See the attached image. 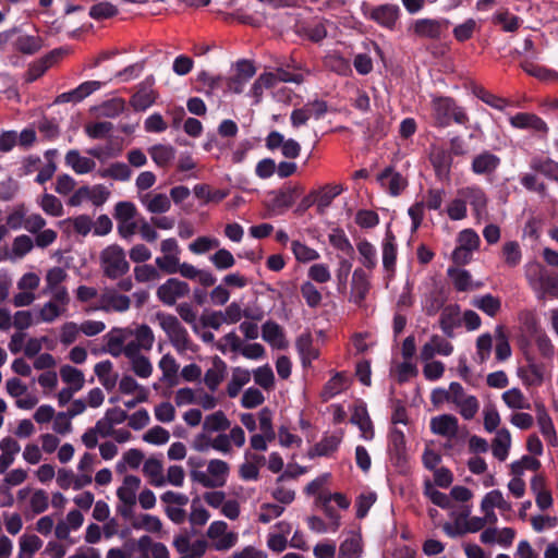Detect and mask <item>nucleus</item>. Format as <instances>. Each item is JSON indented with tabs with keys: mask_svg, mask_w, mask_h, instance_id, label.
Listing matches in <instances>:
<instances>
[{
	"mask_svg": "<svg viewBox=\"0 0 558 558\" xmlns=\"http://www.w3.org/2000/svg\"><path fill=\"white\" fill-rule=\"evenodd\" d=\"M141 486V478L135 475H126L122 485L117 489L119 500L125 506L136 504V493Z\"/></svg>",
	"mask_w": 558,
	"mask_h": 558,
	"instance_id": "20",
	"label": "nucleus"
},
{
	"mask_svg": "<svg viewBox=\"0 0 558 558\" xmlns=\"http://www.w3.org/2000/svg\"><path fill=\"white\" fill-rule=\"evenodd\" d=\"M526 279L538 300L546 296L558 298V276L550 275L542 265H533L526 271Z\"/></svg>",
	"mask_w": 558,
	"mask_h": 558,
	"instance_id": "3",
	"label": "nucleus"
},
{
	"mask_svg": "<svg viewBox=\"0 0 558 558\" xmlns=\"http://www.w3.org/2000/svg\"><path fill=\"white\" fill-rule=\"evenodd\" d=\"M207 472L209 473L214 487L219 488L226 485L230 472L229 464L220 459H213L208 462Z\"/></svg>",
	"mask_w": 558,
	"mask_h": 558,
	"instance_id": "28",
	"label": "nucleus"
},
{
	"mask_svg": "<svg viewBox=\"0 0 558 558\" xmlns=\"http://www.w3.org/2000/svg\"><path fill=\"white\" fill-rule=\"evenodd\" d=\"M460 314V307L457 304H449L441 310L439 327L446 337H454V329L461 325Z\"/></svg>",
	"mask_w": 558,
	"mask_h": 558,
	"instance_id": "17",
	"label": "nucleus"
},
{
	"mask_svg": "<svg viewBox=\"0 0 558 558\" xmlns=\"http://www.w3.org/2000/svg\"><path fill=\"white\" fill-rule=\"evenodd\" d=\"M371 289L367 274L362 268H356L352 274L351 292L349 301L361 306Z\"/></svg>",
	"mask_w": 558,
	"mask_h": 558,
	"instance_id": "12",
	"label": "nucleus"
},
{
	"mask_svg": "<svg viewBox=\"0 0 558 558\" xmlns=\"http://www.w3.org/2000/svg\"><path fill=\"white\" fill-rule=\"evenodd\" d=\"M363 15L379 26L393 31L401 15L399 5L385 3L380 5H371L367 2H363L361 5Z\"/></svg>",
	"mask_w": 558,
	"mask_h": 558,
	"instance_id": "5",
	"label": "nucleus"
},
{
	"mask_svg": "<svg viewBox=\"0 0 558 558\" xmlns=\"http://www.w3.org/2000/svg\"><path fill=\"white\" fill-rule=\"evenodd\" d=\"M450 21L447 19H418L415 20L410 31L420 38L440 39L442 34L448 31Z\"/></svg>",
	"mask_w": 558,
	"mask_h": 558,
	"instance_id": "6",
	"label": "nucleus"
},
{
	"mask_svg": "<svg viewBox=\"0 0 558 558\" xmlns=\"http://www.w3.org/2000/svg\"><path fill=\"white\" fill-rule=\"evenodd\" d=\"M217 270H227L235 265V259L227 248H219L209 257Z\"/></svg>",
	"mask_w": 558,
	"mask_h": 558,
	"instance_id": "54",
	"label": "nucleus"
},
{
	"mask_svg": "<svg viewBox=\"0 0 558 558\" xmlns=\"http://www.w3.org/2000/svg\"><path fill=\"white\" fill-rule=\"evenodd\" d=\"M251 380V373L241 367H234L232 371L231 379L227 386V393L230 398H235L243 386Z\"/></svg>",
	"mask_w": 558,
	"mask_h": 558,
	"instance_id": "34",
	"label": "nucleus"
},
{
	"mask_svg": "<svg viewBox=\"0 0 558 558\" xmlns=\"http://www.w3.org/2000/svg\"><path fill=\"white\" fill-rule=\"evenodd\" d=\"M60 377L62 381L70 385L73 390L80 391L84 387V374L76 367L63 365L60 368Z\"/></svg>",
	"mask_w": 558,
	"mask_h": 558,
	"instance_id": "40",
	"label": "nucleus"
},
{
	"mask_svg": "<svg viewBox=\"0 0 558 558\" xmlns=\"http://www.w3.org/2000/svg\"><path fill=\"white\" fill-rule=\"evenodd\" d=\"M348 386V379L344 373H336L324 386L322 397L325 401L333 398L343 391Z\"/></svg>",
	"mask_w": 558,
	"mask_h": 558,
	"instance_id": "38",
	"label": "nucleus"
},
{
	"mask_svg": "<svg viewBox=\"0 0 558 558\" xmlns=\"http://www.w3.org/2000/svg\"><path fill=\"white\" fill-rule=\"evenodd\" d=\"M342 191H343V187L340 184H336V185L327 184V185L320 187L319 190L314 191L315 195H316V206H317L318 213L323 214L326 210V208H328L331 205L332 201L339 194H341Z\"/></svg>",
	"mask_w": 558,
	"mask_h": 558,
	"instance_id": "25",
	"label": "nucleus"
},
{
	"mask_svg": "<svg viewBox=\"0 0 558 558\" xmlns=\"http://www.w3.org/2000/svg\"><path fill=\"white\" fill-rule=\"evenodd\" d=\"M429 160L439 180L450 179L453 158L448 149L444 147H433L429 154Z\"/></svg>",
	"mask_w": 558,
	"mask_h": 558,
	"instance_id": "10",
	"label": "nucleus"
},
{
	"mask_svg": "<svg viewBox=\"0 0 558 558\" xmlns=\"http://www.w3.org/2000/svg\"><path fill=\"white\" fill-rule=\"evenodd\" d=\"M99 258L104 276L109 279L114 280L123 277L130 270V263L126 260L125 252L118 244L104 248Z\"/></svg>",
	"mask_w": 558,
	"mask_h": 558,
	"instance_id": "2",
	"label": "nucleus"
},
{
	"mask_svg": "<svg viewBox=\"0 0 558 558\" xmlns=\"http://www.w3.org/2000/svg\"><path fill=\"white\" fill-rule=\"evenodd\" d=\"M502 256L509 267H515L522 259L520 244L517 241H508L502 246Z\"/></svg>",
	"mask_w": 558,
	"mask_h": 558,
	"instance_id": "52",
	"label": "nucleus"
},
{
	"mask_svg": "<svg viewBox=\"0 0 558 558\" xmlns=\"http://www.w3.org/2000/svg\"><path fill=\"white\" fill-rule=\"evenodd\" d=\"M357 251L361 255V263L367 269H374L377 265V255L375 246L364 240L357 244Z\"/></svg>",
	"mask_w": 558,
	"mask_h": 558,
	"instance_id": "50",
	"label": "nucleus"
},
{
	"mask_svg": "<svg viewBox=\"0 0 558 558\" xmlns=\"http://www.w3.org/2000/svg\"><path fill=\"white\" fill-rule=\"evenodd\" d=\"M227 371V364L219 356L213 360V366L208 368L204 376V383L211 392H215L223 380Z\"/></svg>",
	"mask_w": 558,
	"mask_h": 558,
	"instance_id": "21",
	"label": "nucleus"
},
{
	"mask_svg": "<svg viewBox=\"0 0 558 558\" xmlns=\"http://www.w3.org/2000/svg\"><path fill=\"white\" fill-rule=\"evenodd\" d=\"M521 68L529 75H532L541 81H550L558 76V74L551 70H548L544 66H539L530 61H524L521 63Z\"/></svg>",
	"mask_w": 558,
	"mask_h": 558,
	"instance_id": "55",
	"label": "nucleus"
},
{
	"mask_svg": "<svg viewBox=\"0 0 558 558\" xmlns=\"http://www.w3.org/2000/svg\"><path fill=\"white\" fill-rule=\"evenodd\" d=\"M156 318L178 352L183 353L191 348L192 342L189 332L174 315L157 313Z\"/></svg>",
	"mask_w": 558,
	"mask_h": 558,
	"instance_id": "4",
	"label": "nucleus"
},
{
	"mask_svg": "<svg viewBox=\"0 0 558 558\" xmlns=\"http://www.w3.org/2000/svg\"><path fill=\"white\" fill-rule=\"evenodd\" d=\"M458 195L465 201V205L469 203L473 209L480 214L486 208L487 198L484 191L478 186H466L458 191Z\"/></svg>",
	"mask_w": 558,
	"mask_h": 558,
	"instance_id": "23",
	"label": "nucleus"
},
{
	"mask_svg": "<svg viewBox=\"0 0 558 558\" xmlns=\"http://www.w3.org/2000/svg\"><path fill=\"white\" fill-rule=\"evenodd\" d=\"M495 336H496V347H495L496 360L499 362H504L510 357L511 347H510L508 338L504 331L502 326L496 327Z\"/></svg>",
	"mask_w": 558,
	"mask_h": 558,
	"instance_id": "44",
	"label": "nucleus"
},
{
	"mask_svg": "<svg viewBox=\"0 0 558 558\" xmlns=\"http://www.w3.org/2000/svg\"><path fill=\"white\" fill-rule=\"evenodd\" d=\"M494 23L500 25L505 32H515L520 26L521 20L517 15L504 11L495 14Z\"/></svg>",
	"mask_w": 558,
	"mask_h": 558,
	"instance_id": "60",
	"label": "nucleus"
},
{
	"mask_svg": "<svg viewBox=\"0 0 558 558\" xmlns=\"http://www.w3.org/2000/svg\"><path fill=\"white\" fill-rule=\"evenodd\" d=\"M262 337L271 345L280 347L283 341V331L279 324L272 320H267L262 326Z\"/></svg>",
	"mask_w": 558,
	"mask_h": 558,
	"instance_id": "46",
	"label": "nucleus"
},
{
	"mask_svg": "<svg viewBox=\"0 0 558 558\" xmlns=\"http://www.w3.org/2000/svg\"><path fill=\"white\" fill-rule=\"evenodd\" d=\"M301 294L311 308H316L322 303V293L311 281H305L300 288Z\"/></svg>",
	"mask_w": 558,
	"mask_h": 558,
	"instance_id": "53",
	"label": "nucleus"
},
{
	"mask_svg": "<svg viewBox=\"0 0 558 558\" xmlns=\"http://www.w3.org/2000/svg\"><path fill=\"white\" fill-rule=\"evenodd\" d=\"M131 306V299L128 295L119 294L113 289L106 290L99 296L98 310L104 312H126Z\"/></svg>",
	"mask_w": 558,
	"mask_h": 558,
	"instance_id": "11",
	"label": "nucleus"
},
{
	"mask_svg": "<svg viewBox=\"0 0 558 558\" xmlns=\"http://www.w3.org/2000/svg\"><path fill=\"white\" fill-rule=\"evenodd\" d=\"M230 426V421L221 410L207 415L203 422V430L208 433L225 432Z\"/></svg>",
	"mask_w": 558,
	"mask_h": 558,
	"instance_id": "36",
	"label": "nucleus"
},
{
	"mask_svg": "<svg viewBox=\"0 0 558 558\" xmlns=\"http://www.w3.org/2000/svg\"><path fill=\"white\" fill-rule=\"evenodd\" d=\"M259 428L269 441L275 440L276 432L272 427V412L268 408H263L258 413Z\"/></svg>",
	"mask_w": 558,
	"mask_h": 558,
	"instance_id": "63",
	"label": "nucleus"
},
{
	"mask_svg": "<svg viewBox=\"0 0 558 558\" xmlns=\"http://www.w3.org/2000/svg\"><path fill=\"white\" fill-rule=\"evenodd\" d=\"M98 109L101 117L116 118L124 111L125 101L119 97L111 98L104 101Z\"/></svg>",
	"mask_w": 558,
	"mask_h": 558,
	"instance_id": "51",
	"label": "nucleus"
},
{
	"mask_svg": "<svg viewBox=\"0 0 558 558\" xmlns=\"http://www.w3.org/2000/svg\"><path fill=\"white\" fill-rule=\"evenodd\" d=\"M15 49L24 54H34L43 47L39 36L21 35L14 43Z\"/></svg>",
	"mask_w": 558,
	"mask_h": 558,
	"instance_id": "42",
	"label": "nucleus"
},
{
	"mask_svg": "<svg viewBox=\"0 0 558 558\" xmlns=\"http://www.w3.org/2000/svg\"><path fill=\"white\" fill-rule=\"evenodd\" d=\"M157 93L153 89V82L141 83L137 90L130 99V105L135 111H145L155 104Z\"/></svg>",
	"mask_w": 558,
	"mask_h": 558,
	"instance_id": "15",
	"label": "nucleus"
},
{
	"mask_svg": "<svg viewBox=\"0 0 558 558\" xmlns=\"http://www.w3.org/2000/svg\"><path fill=\"white\" fill-rule=\"evenodd\" d=\"M471 304L480 311L484 312L489 317H495L501 308V301L490 293L475 296Z\"/></svg>",
	"mask_w": 558,
	"mask_h": 558,
	"instance_id": "32",
	"label": "nucleus"
},
{
	"mask_svg": "<svg viewBox=\"0 0 558 558\" xmlns=\"http://www.w3.org/2000/svg\"><path fill=\"white\" fill-rule=\"evenodd\" d=\"M112 368L113 364L109 360L101 361L94 367L96 376L106 389H111L117 384L118 375L112 373Z\"/></svg>",
	"mask_w": 558,
	"mask_h": 558,
	"instance_id": "37",
	"label": "nucleus"
},
{
	"mask_svg": "<svg viewBox=\"0 0 558 558\" xmlns=\"http://www.w3.org/2000/svg\"><path fill=\"white\" fill-rule=\"evenodd\" d=\"M61 49H54L44 58L33 62L25 74L26 82L32 83L39 78L61 57Z\"/></svg>",
	"mask_w": 558,
	"mask_h": 558,
	"instance_id": "19",
	"label": "nucleus"
},
{
	"mask_svg": "<svg viewBox=\"0 0 558 558\" xmlns=\"http://www.w3.org/2000/svg\"><path fill=\"white\" fill-rule=\"evenodd\" d=\"M255 383L265 390L274 387L275 376L271 367L266 364L253 371Z\"/></svg>",
	"mask_w": 558,
	"mask_h": 558,
	"instance_id": "56",
	"label": "nucleus"
},
{
	"mask_svg": "<svg viewBox=\"0 0 558 558\" xmlns=\"http://www.w3.org/2000/svg\"><path fill=\"white\" fill-rule=\"evenodd\" d=\"M430 106L434 124L438 128H447L452 122L466 125L470 121L465 109L451 97H433Z\"/></svg>",
	"mask_w": 558,
	"mask_h": 558,
	"instance_id": "1",
	"label": "nucleus"
},
{
	"mask_svg": "<svg viewBox=\"0 0 558 558\" xmlns=\"http://www.w3.org/2000/svg\"><path fill=\"white\" fill-rule=\"evenodd\" d=\"M351 422L359 426L365 439L374 437L373 424L365 407L355 408Z\"/></svg>",
	"mask_w": 558,
	"mask_h": 558,
	"instance_id": "39",
	"label": "nucleus"
},
{
	"mask_svg": "<svg viewBox=\"0 0 558 558\" xmlns=\"http://www.w3.org/2000/svg\"><path fill=\"white\" fill-rule=\"evenodd\" d=\"M209 517V512L199 504V499H193L189 517L190 523L194 526H203L207 523Z\"/></svg>",
	"mask_w": 558,
	"mask_h": 558,
	"instance_id": "58",
	"label": "nucleus"
},
{
	"mask_svg": "<svg viewBox=\"0 0 558 558\" xmlns=\"http://www.w3.org/2000/svg\"><path fill=\"white\" fill-rule=\"evenodd\" d=\"M532 170L542 173L549 180L558 182V162L550 158L534 157L531 159Z\"/></svg>",
	"mask_w": 558,
	"mask_h": 558,
	"instance_id": "29",
	"label": "nucleus"
},
{
	"mask_svg": "<svg viewBox=\"0 0 558 558\" xmlns=\"http://www.w3.org/2000/svg\"><path fill=\"white\" fill-rule=\"evenodd\" d=\"M522 380L530 386H538L544 379V367L536 363H530L525 368L520 369Z\"/></svg>",
	"mask_w": 558,
	"mask_h": 558,
	"instance_id": "47",
	"label": "nucleus"
},
{
	"mask_svg": "<svg viewBox=\"0 0 558 558\" xmlns=\"http://www.w3.org/2000/svg\"><path fill=\"white\" fill-rule=\"evenodd\" d=\"M511 446V435L507 428L497 430L496 437L493 440L492 450L495 458L499 461H505L508 457Z\"/></svg>",
	"mask_w": 558,
	"mask_h": 558,
	"instance_id": "30",
	"label": "nucleus"
},
{
	"mask_svg": "<svg viewBox=\"0 0 558 558\" xmlns=\"http://www.w3.org/2000/svg\"><path fill=\"white\" fill-rule=\"evenodd\" d=\"M397 259L396 236L392 231L387 230L383 242V266L387 271H393Z\"/></svg>",
	"mask_w": 558,
	"mask_h": 558,
	"instance_id": "27",
	"label": "nucleus"
},
{
	"mask_svg": "<svg viewBox=\"0 0 558 558\" xmlns=\"http://www.w3.org/2000/svg\"><path fill=\"white\" fill-rule=\"evenodd\" d=\"M508 408L513 410H529L531 404L519 388H511L501 396Z\"/></svg>",
	"mask_w": 558,
	"mask_h": 558,
	"instance_id": "41",
	"label": "nucleus"
},
{
	"mask_svg": "<svg viewBox=\"0 0 558 558\" xmlns=\"http://www.w3.org/2000/svg\"><path fill=\"white\" fill-rule=\"evenodd\" d=\"M137 209L132 202H118L114 206L113 217L117 221L135 219Z\"/></svg>",
	"mask_w": 558,
	"mask_h": 558,
	"instance_id": "64",
	"label": "nucleus"
},
{
	"mask_svg": "<svg viewBox=\"0 0 558 558\" xmlns=\"http://www.w3.org/2000/svg\"><path fill=\"white\" fill-rule=\"evenodd\" d=\"M452 390L451 402L459 408V413L464 420H472L480 409L478 400L475 396L466 395L461 384L452 381L450 384Z\"/></svg>",
	"mask_w": 558,
	"mask_h": 558,
	"instance_id": "7",
	"label": "nucleus"
},
{
	"mask_svg": "<svg viewBox=\"0 0 558 558\" xmlns=\"http://www.w3.org/2000/svg\"><path fill=\"white\" fill-rule=\"evenodd\" d=\"M162 472V462L159 459L150 457L144 462L143 473L149 478L153 486L161 487L166 484Z\"/></svg>",
	"mask_w": 558,
	"mask_h": 558,
	"instance_id": "26",
	"label": "nucleus"
},
{
	"mask_svg": "<svg viewBox=\"0 0 558 558\" xmlns=\"http://www.w3.org/2000/svg\"><path fill=\"white\" fill-rule=\"evenodd\" d=\"M154 162L161 168L167 167L175 157V149L171 145L157 144L148 149Z\"/></svg>",
	"mask_w": 558,
	"mask_h": 558,
	"instance_id": "31",
	"label": "nucleus"
},
{
	"mask_svg": "<svg viewBox=\"0 0 558 558\" xmlns=\"http://www.w3.org/2000/svg\"><path fill=\"white\" fill-rule=\"evenodd\" d=\"M291 250L294 257L300 263H308L319 258V254L316 250L307 246L306 244L294 240L291 242Z\"/></svg>",
	"mask_w": 558,
	"mask_h": 558,
	"instance_id": "49",
	"label": "nucleus"
},
{
	"mask_svg": "<svg viewBox=\"0 0 558 558\" xmlns=\"http://www.w3.org/2000/svg\"><path fill=\"white\" fill-rule=\"evenodd\" d=\"M501 165L499 156L489 150H483L475 155L471 162V170L476 175L492 177Z\"/></svg>",
	"mask_w": 558,
	"mask_h": 558,
	"instance_id": "9",
	"label": "nucleus"
},
{
	"mask_svg": "<svg viewBox=\"0 0 558 558\" xmlns=\"http://www.w3.org/2000/svg\"><path fill=\"white\" fill-rule=\"evenodd\" d=\"M134 278L137 282L144 283L159 279L160 274L153 265L143 264L134 267Z\"/></svg>",
	"mask_w": 558,
	"mask_h": 558,
	"instance_id": "62",
	"label": "nucleus"
},
{
	"mask_svg": "<svg viewBox=\"0 0 558 558\" xmlns=\"http://www.w3.org/2000/svg\"><path fill=\"white\" fill-rule=\"evenodd\" d=\"M190 292V287L186 282L177 278H170L165 283L158 287L157 298L166 305L172 306L178 299L184 298Z\"/></svg>",
	"mask_w": 558,
	"mask_h": 558,
	"instance_id": "8",
	"label": "nucleus"
},
{
	"mask_svg": "<svg viewBox=\"0 0 558 558\" xmlns=\"http://www.w3.org/2000/svg\"><path fill=\"white\" fill-rule=\"evenodd\" d=\"M141 204L148 213L160 215L167 213L171 207L170 198L163 193H145L138 196Z\"/></svg>",
	"mask_w": 558,
	"mask_h": 558,
	"instance_id": "18",
	"label": "nucleus"
},
{
	"mask_svg": "<svg viewBox=\"0 0 558 558\" xmlns=\"http://www.w3.org/2000/svg\"><path fill=\"white\" fill-rule=\"evenodd\" d=\"M131 369L140 378H148L153 374V364L145 355L130 361Z\"/></svg>",
	"mask_w": 558,
	"mask_h": 558,
	"instance_id": "61",
	"label": "nucleus"
},
{
	"mask_svg": "<svg viewBox=\"0 0 558 558\" xmlns=\"http://www.w3.org/2000/svg\"><path fill=\"white\" fill-rule=\"evenodd\" d=\"M509 121L515 129L532 130L542 135H545L548 132L546 122L534 113L519 112L512 116Z\"/></svg>",
	"mask_w": 558,
	"mask_h": 558,
	"instance_id": "13",
	"label": "nucleus"
},
{
	"mask_svg": "<svg viewBox=\"0 0 558 558\" xmlns=\"http://www.w3.org/2000/svg\"><path fill=\"white\" fill-rule=\"evenodd\" d=\"M295 347L301 355L303 364L311 363L318 357V350L313 345L311 333H302L298 337Z\"/></svg>",
	"mask_w": 558,
	"mask_h": 558,
	"instance_id": "33",
	"label": "nucleus"
},
{
	"mask_svg": "<svg viewBox=\"0 0 558 558\" xmlns=\"http://www.w3.org/2000/svg\"><path fill=\"white\" fill-rule=\"evenodd\" d=\"M158 366L162 372L160 380L168 383L170 386L178 384L177 374L179 371V364L171 354H165L160 359Z\"/></svg>",
	"mask_w": 558,
	"mask_h": 558,
	"instance_id": "35",
	"label": "nucleus"
},
{
	"mask_svg": "<svg viewBox=\"0 0 558 558\" xmlns=\"http://www.w3.org/2000/svg\"><path fill=\"white\" fill-rule=\"evenodd\" d=\"M299 195L298 186H289L278 191L272 198L274 208H289L291 207Z\"/></svg>",
	"mask_w": 558,
	"mask_h": 558,
	"instance_id": "43",
	"label": "nucleus"
},
{
	"mask_svg": "<svg viewBox=\"0 0 558 558\" xmlns=\"http://www.w3.org/2000/svg\"><path fill=\"white\" fill-rule=\"evenodd\" d=\"M117 14V7L108 1L95 3L89 9V16L94 20H105Z\"/></svg>",
	"mask_w": 558,
	"mask_h": 558,
	"instance_id": "57",
	"label": "nucleus"
},
{
	"mask_svg": "<svg viewBox=\"0 0 558 558\" xmlns=\"http://www.w3.org/2000/svg\"><path fill=\"white\" fill-rule=\"evenodd\" d=\"M65 165L70 167L77 174H85L93 171L96 162L87 157L80 155L77 149H71L64 157Z\"/></svg>",
	"mask_w": 558,
	"mask_h": 558,
	"instance_id": "22",
	"label": "nucleus"
},
{
	"mask_svg": "<svg viewBox=\"0 0 558 558\" xmlns=\"http://www.w3.org/2000/svg\"><path fill=\"white\" fill-rule=\"evenodd\" d=\"M381 186L387 187L392 196H398L408 185L407 179L392 167L385 168L377 177Z\"/></svg>",
	"mask_w": 558,
	"mask_h": 558,
	"instance_id": "16",
	"label": "nucleus"
},
{
	"mask_svg": "<svg viewBox=\"0 0 558 558\" xmlns=\"http://www.w3.org/2000/svg\"><path fill=\"white\" fill-rule=\"evenodd\" d=\"M341 442V437L337 435H325L313 448L307 456L313 459L315 457H328L335 452Z\"/></svg>",
	"mask_w": 558,
	"mask_h": 558,
	"instance_id": "24",
	"label": "nucleus"
},
{
	"mask_svg": "<svg viewBox=\"0 0 558 558\" xmlns=\"http://www.w3.org/2000/svg\"><path fill=\"white\" fill-rule=\"evenodd\" d=\"M132 171L124 162H114L109 168L99 171L101 178H111L118 181H128Z\"/></svg>",
	"mask_w": 558,
	"mask_h": 558,
	"instance_id": "48",
	"label": "nucleus"
},
{
	"mask_svg": "<svg viewBox=\"0 0 558 558\" xmlns=\"http://www.w3.org/2000/svg\"><path fill=\"white\" fill-rule=\"evenodd\" d=\"M43 210L52 216L60 217L63 214V206L61 201L52 194H44L40 202Z\"/></svg>",
	"mask_w": 558,
	"mask_h": 558,
	"instance_id": "59",
	"label": "nucleus"
},
{
	"mask_svg": "<svg viewBox=\"0 0 558 558\" xmlns=\"http://www.w3.org/2000/svg\"><path fill=\"white\" fill-rule=\"evenodd\" d=\"M430 430L435 435L453 439L458 435L459 422L452 414H441L430 420Z\"/></svg>",
	"mask_w": 558,
	"mask_h": 558,
	"instance_id": "14",
	"label": "nucleus"
},
{
	"mask_svg": "<svg viewBox=\"0 0 558 558\" xmlns=\"http://www.w3.org/2000/svg\"><path fill=\"white\" fill-rule=\"evenodd\" d=\"M361 554V538L356 535H352L340 544L338 558H360Z\"/></svg>",
	"mask_w": 558,
	"mask_h": 558,
	"instance_id": "45",
	"label": "nucleus"
}]
</instances>
